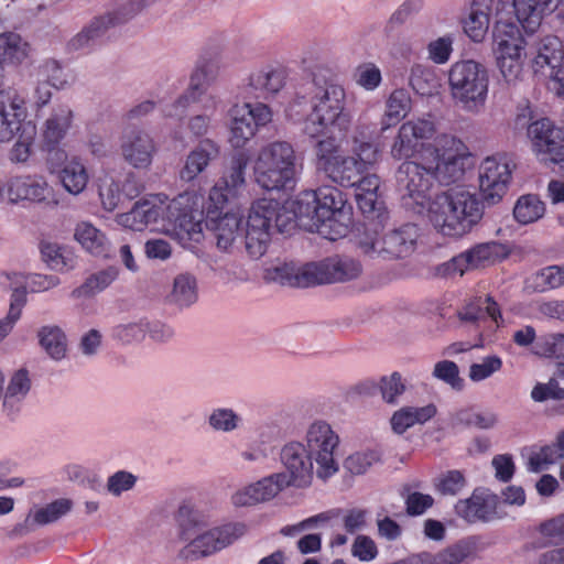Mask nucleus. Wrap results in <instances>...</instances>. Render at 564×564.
I'll list each match as a JSON object with an SVG mask.
<instances>
[{
    "instance_id": "nucleus-1",
    "label": "nucleus",
    "mask_w": 564,
    "mask_h": 564,
    "mask_svg": "<svg viewBox=\"0 0 564 564\" xmlns=\"http://www.w3.org/2000/svg\"><path fill=\"white\" fill-rule=\"evenodd\" d=\"M204 198L185 192L170 202L154 196L134 203L131 210L117 215V223L134 231L148 227L175 235L180 239L198 242L202 237V215Z\"/></svg>"
},
{
    "instance_id": "nucleus-2",
    "label": "nucleus",
    "mask_w": 564,
    "mask_h": 564,
    "mask_svg": "<svg viewBox=\"0 0 564 564\" xmlns=\"http://www.w3.org/2000/svg\"><path fill=\"white\" fill-rule=\"evenodd\" d=\"M426 215L437 232L458 238L480 221L484 203L475 192L457 186L437 194L430 200Z\"/></svg>"
},
{
    "instance_id": "nucleus-3",
    "label": "nucleus",
    "mask_w": 564,
    "mask_h": 564,
    "mask_svg": "<svg viewBox=\"0 0 564 564\" xmlns=\"http://www.w3.org/2000/svg\"><path fill=\"white\" fill-rule=\"evenodd\" d=\"M312 83V110L304 121V133L318 138L336 131L347 132L352 123V113L346 107L345 88L317 75H314Z\"/></svg>"
},
{
    "instance_id": "nucleus-4",
    "label": "nucleus",
    "mask_w": 564,
    "mask_h": 564,
    "mask_svg": "<svg viewBox=\"0 0 564 564\" xmlns=\"http://www.w3.org/2000/svg\"><path fill=\"white\" fill-rule=\"evenodd\" d=\"M299 218L293 212L292 202L281 207L274 199H259L249 210L245 226V248L252 259L261 258L271 241L273 229L289 232Z\"/></svg>"
},
{
    "instance_id": "nucleus-5",
    "label": "nucleus",
    "mask_w": 564,
    "mask_h": 564,
    "mask_svg": "<svg viewBox=\"0 0 564 564\" xmlns=\"http://www.w3.org/2000/svg\"><path fill=\"white\" fill-rule=\"evenodd\" d=\"M297 158L288 141H272L262 145L253 162L256 183L265 191L291 188L297 175Z\"/></svg>"
},
{
    "instance_id": "nucleus-6",
    "label": "nucleus",
    "mask_w": 564,
    "mask_h": 564,
    "mask_svg": "<svg viewBox=\"0 0 564 564\" xmlns=\"http://www.w3.org/2000/svg\"><path fill=\"white\" fill-rule=\"evenodd\" d=\"M451 96L460 109L480 113L486 106L489 76L486 67L473 59L455 62L448 72Z\"/></svg>"
},
{
    "instance_id": "nucleus-7",
    "label": "nucleus",
    "mask_w": 564,
    "mask_h": 564,
    "mask_svg": "<svg viewBox=\"0 0 564 564\" xmlns=\"http://www.w3.org/2000/svg\"><path fill=\"white\" fill-rule=\"evenodd\" d=\"M346 199L335 186H321L317 189L301 192L293 200V212L299 226L308 231H319L321 227L341 213Z\"/></svg>"
},
{
    "instance_id": "nucleus-8",
    "label": "nucleus",
    "mask_w": 564,
    "mask_h": 564,
    "mask_svg": "<svg viewBox=\"0 0 564 564\" xmlns=\"http://www.w3.org/2000/svg\"><path fill=\"white\" fill-rule=\"evenodd\" d=\"M433 174L443 185L459 181L465 173L467 160L464 143L454 135L442 134L435 139L434 148H427L421 155Z\"/></svg>"
},
{
    "instance_id": "nucleus-9",
    "label": "nucleus",
    "mask_w": 564,
    "mask_h": 564,
    "mask_svg": "<svg viewBox=\"0 0 564 564\" xmlns=\"http://www.w3.org/2000/svg\"><path fill=\"white\" fill-rule=\"evenodd\" d=\"M315 462V475L327 480L339 470L338 451L340 438L332 425L324 420L311 422L302 442Z\"/></svg>"
},
{
    "instance_id": "nucleus-10",
    "label": "nucleus",
    "mask_w": 564,
    "mask_h": 564,
    "mask_svg": "<svg viewBox=\"0 0 564 564\" xmlns=\"http://www.w3.org/2000/svg\"><path fill=\"white\" fill-rule=\"evenodd\" d=\"M417 236L416 227L406 224L384 232L380 238L376 232L366 231L358 240V247L370 258L400 259L412 253Z\"/></svg>"
},
{
    "instance_id": "nucleus-11",
    "label": "nucleus",
    "mask_w": 564,
    "mask_h": 564,
    "mask_svg": "<svg viewBox=\"0 0 564 564\" xmlns=\"http://www.w3.org/2000/svg\"><path fill=\"white\" fill-rule=\"evenodd\" d=\"M248 532L243 522H227L214 527L191 540L177 553V557L185 562L197 561L210 556L241 539Z\"/></svg>"
},
{
    "instance_id": "nucleus-12",
    "label": "nucleus",
    "mask_w": 564,
    "mask_h": 564,
    "mask_svg": "<svg viewBox=\"0 0 564 564\" xmlns=\"http://www.w3.org/2000/svg\"><path fill=\"white\" fill-rule=\"evenodd\" d=\"M397 188L404 206L421 214L433 185V174L425 162L404 161L395 173Z\"/></svg>"
},
{
    "instance_id": "nucleus-13",
    "label": "nucleus",
    "mask_w": 564,
    "mask_h": 564,
    "mask_svg": "<svg viewBox=\"0 0 564 564\" xmlns=\"http://www.w3.org/2000/svg\"><path fill=\"white\" fill-rule=\"evenodd\" d=\"M229 116V142L240 149L247 144L257 133L258 128L268 124L272 120V111L264 102H243L234 105Z\"/></svg>"
},
{
    "instance_id": "nucleus-14",
    "label": "nucleus",
    "mask_w": 564,
    "mask_h": 564,
    "mask_svg": "<svg viewBox=\"0 0 564 564\" xmlns=\"http://www.w3.org/2000/svg\"><path fill=\"white\" fill-rule=\"evenodd\" d=\"M528 135L538 159L558 165L564 174V131L551 120L543 118L528 127Z\"/></svg>"
},
{
    "instance_id": "nucleus-15",
    "label": "nucleus",
    "mask_w": 564,
    "mask_h": 564,
    "mask_svg": "<svg viewBox=\"0 0 564 564\" xmlns=\"http://www.w3.org/2000/svg\"><path fill=\"white\" fill-rule=\"evenodd\" d=\"M435 124L430 119L416 118L401 124L398 134L391 145V156L395 160L410 159L425 152L434 144L425 145V141L435 134Z\"/></svg>"
},
{
    "instance_id": "nucleus-16",
    "label": "nucleus",
    "mask_w": 564,
    "mask_h": 564,
    "mask_svg": "<svg viewBox=\"0 0 564 564\" xmlns=\"http://www.w3.org/2000/svg\"><path fill=\"white\" fill-rule=\"evenodd\" d=\"M119 149L123 161L135 170H149L158 153V144L150 132L134 126L122 130Z\"/></svg>"
},
{
    "instance_id": "nucleus-17",
    "label": "nucleus",
    "mask_w": 564,
    "mask_h": 564,
    "mask_svg": "<svg viewBox=\"0 0 564 564\" xmlns=\"http://www.w3.org/2000/svg\"><path fill=\"white\" fill-rule=\"evenodd\" d=\"M511 180V165L505 154L486 158L479 166V189L488 205L499 203Z\"/></svg>"
},
{
    "instance_id": "nucleus-18",
    "label": "nucleus",
    "mask_w": 564,
    "mask_h": 564,
    "mask_svg": "<svg viewBox=\"0 0 564 564\" xmlns=\"http://www.w3.org/2000/svg\"><path fill=\"white\" fill-rule=\"evenodd\" d=\"M501 256V246L497 242L479 243L437 267L443 278L463 276L464 273L492 264Z\"/></svg>"
},
{
    "instance_id": "nucleus-19",
    "label": "nucleus",
    "mask_w": 564,
    "mask_h": 564,
    "mask_svg": "<svg viewBox=\"0 0 564 564\" xmlns=\"http://www.w3.org/2000/svg\"><path fill=\"white\" fill-rule=\"evenodd\" d=\"M288 70L282 66L265 65L252 70L241 87L245 99L269 101L275 98L285 87Z\"/></svg>"
},
{
    "instance_id": "nucleus-20",
    "label": "nucleus",
    "mask_w": 564,
    "mask_h": 564,
    "mask_svg": "<svg viewBox=\"0 0 564 564\" xmlns=\"http://www.w3.org/2000/svg\"><path fill=\"white\" fill-rule=\"evenodd\" d=\"M52 194V188L43 176L15 175L0 184V198L17 204L21 200L43 202Z\"/></svg>"
},
{
    "instance_id": "nucleus-21",
    "label": "nucleus",
    "mask_w": 564,
    "mask_h": 564,
    "mask_svg": "<svg viewBox=\"0 0 564 564\" xmlns=\"http://www.w3.org/2000/svg\"><path fill=\"white\" fill-rule=\"evenodd\" d=\"M281 463L285 467L290 486L306 488L311 486L315 474V462L302 442L286 443L280 453Z\"/></svg>"
},
{
    "instance_id": "nucleus-22",
    "label": "nucleus",
    "mask_w": 564,
    "mask_h": 564,
    "mask_svg": "<svg viewBox=\"0 0 564 564\" xmlns=\"http://www.w3.org/2000/svg\"><path fill=\"white\" fill-rule=\"evenodd\" d=\"M508 6V0H473L463 20L465 34L476 43L485 40L492 15L499 17Z\"/></svg>"
},
{
    "instance_id": "nucleus-23",
    "label": "nucleus",
    "mask_w": 564,
    "mask_h": 564,
    "mask_svg": "<svg viewBox=\"0 0 564 564\" xmlns=\"http://www.w3.org/2000/svg\"><path fill=\"white\" fill-rule=\"evenodd\" d=\"M26 118L25 98L14 89L0 91V142H9Z\"/></svg>"
},
{
    "instance_id": "nucleus-24",
    "label": "nucleus",
    "mask_w": 564,
    "mask_h": 564,
    "mask_svg": "<svg viewBox=\"0 0 564 564\" xmlns=\"http://www.w3.org/2000/svg\"><path fill=\"white\" fill-rule=\"evenodd\" d=\"M213 231L218 249L229 250L241 235L242 217L237 213H226L216 215L215 210H207L204 219L202 215V225Z\"/></svg>"
},
{
    "instance_id": "nucleus-25",
    "label": "nucleus",
    "mask_w": 564,
    "mask_h": 564,
    "mask_svg": "<svg viewBox=\"0 0 564 564\" xmlns=\"http://www.w3.org/2000/svg\"><path fill=\"white\" fill-rule=\"evenodd\" d=\"M564 45L557 36L547 35L540 40L536 53L532 61V69L535 74L553 79L564 67Z\"/></svg>"
},
{
    "instance_id": "nucleus-26",
    "label": "nucleus",
    "mask_w": 564,
    "mask_h": 564,
    "mask_svg": "<svg viewBox=\"0 0 564 564\" xmlns=\"http://www.w3.org/2000/svg\"><path fill=\"white\" fill-rule=\"evenodd\" d=\"M498 498L496 495L474 491V494L455 505L456 513L468 522L490 521L495 519Z\"/></svg>"
},
{
    "instance_id": "nucleus-27",
    "label": "nucleus",
    "mask_w": 564,
    "mask_h": 564,
    "mask_svg": "<svg viewBox=\"0 0 564 564\" xmlns=\"http://www.w3.org/2000/svg\"><path fill=\"white\" fill-rule=\"evenodd\" d=\"M73 110L66 104L52 108L42 129V137L48 150H54L66 137L73 123Z\"/></svg>"
},
{
    "instance_id": "nucleus-28",
    "label": "nucleus",
    "mask_w": 564,
    "mask_h": 564,
    "mask_svg": "<svg viewBox=\"0 0 564 564\" xmlns=\"http://www.w3.org/2000/svg\"><path fill=\"white\" fill-rule=\"evenodd\" d=\"M219 156V147L210 139L200 141L186 156L180 171L182 181L192 182Z\"/></svg>"
},
{
    "instance_id": "nucleus-29",
    "label": "nucleus",
    "mask_w": 564,
    "mask_h": 564,
    "mask_svg": "<svg viewBox=\"0 0 564 564\" xmlns=\"http://www.w3.org/2000/svg\"><path fill=\"white\" fill-rule=\"evenodd\" d=\"M514 14L527 33H534L545 14L558 7L555 0H512Z\"/></svg>"
},
{
    "instance_id": "nucleus-30",
    "label": "nucleus",
    "mask_w": 564,
    "mask_h": 564,
    "mask_svg": "<svg viewBox=\"0 0 564 564\" xmlns=\"http://www.w3.org/2000/svg\"><path fill=\"white\" fill-rule=\"evenodd\" d=\"M486 315L491 318L496 326H499L500 321H502L500 307L490 295L471 300L458 312L460 323L471 325L475 329H479L480 324L486 322Z\"/></svg>"
},
{
    "instance_id": "nucleus-31",
    "label": "nucleus",
    "mask_w": 564,
    "mask_h": 564,
    "mask_svg": "<svg viewBox=\"0 0 564 564\" xmlns=\"http://www.w3.org/2000/svg\"><path fill=\"white\" fill-rule=\"evenodd\" d=\"M31 389L29 373L24 369L15 371L2 388V410L7 416L14 419L21 410L22 403Z\"/></svg>"
},
{
    "instance_id": "nucleus-32",
    "label": "nucleus",
    "mask_w": 564,
    "mask_h": 564,
    "mask_svg": "<svg viewBox=\"0 0 564 564\" xmlns=\"http://www.w3.org/2000/svg\"><path fill=\"white\" fill-rule=\"evenodd\" d=\"M213 83L200 70L195 68L191 75L188 88L174 102L164 107V115L171 118L182 117L186 108L203 97Z\"/></svg>"
},
{
    "instance_id": "nucleus-33",
    "label": "nucleus",
    "mask_w": 564,
    "mask_h": 564,
    "mask_svg": "<svg viewBox=\"0 0 564 564\" xmlns=\"http://www.w3.org/2000/svg\"><path fill=\"white\" fill-rule=\"evenodd\" d=\"M176 518L180 528L178 538L186 544L195 539L196 530L207 527L212 521L206 510L191 501H183L180 505Z\"/></svg>"
},
{
    "instance_id": "nucleus-34",
    "label": "nucleus",
    "mask_w": 564,
    "mask_h": 564,
    "mask_svg": "<svg viewBox=\"0 0 564 564\" xmlns=\"http://www.w3.org/2000/svg\"><path fill=\"white\" fill-rule=\"evenodd\" d=\"M436 414V406L427 404L424 406H403L391 416L390 423L394 433L403 434L415 424H424Z\"/></svg>"
},
{
    "instance_id": "nucleus-35",
    "label": "nucleus",
    "mask_w": 564,
    "mask_h": 564,
    "mask_svg": "<svg viewBox=\"0 0 564 564\" xmlns=\"http://www.w3.org/2000/svg\"><path fill=\"white\" fill-rule=\"evenodd\" d=\"M365 172L355 156L340 154L324 173L334 183L343 187H351Z\"/></svg>"
},
{
    "instance_id": "nucleus-36",
    "label": "nucleus",
    "mask_w": 564,
    "mask_h": 564,
    "mask_svg": "<svg viewBox=\"0 0 564 564\" xmlns=\"http://www.w3.org/2000/svg\"><path fill=\"white\" fill-rule=\"evenodd\" d=\"M74 239L84 250L94 256H102L108 251L109 241L106 235L89 221L76 224Z\"/></svg>"
},
{
    "instance_id": "nucleus-37",
    "label": "nucleus",
    "mask_w": 564,
    "mask_h": 564,
    "mask_svg": "<svg viewBox=\"0 0 564 564\" xmlns=\"http://www.w3.org/2000/svg\"><path fill=\"white\" fill-rule=\"evenodd\" d=\"M359 208L362 213H372L379 204L380 178L377 174L365 172L358 177L357 183L352 186Z\"/></svg>"
},
{
    "instance_id": "nucleus-38",
    "label": "nucleus",
    "mask_w": 564,
    "mask_h": 564,
    "mask_svg": "<svg viewBox=\"0 0 564 564\" xmlns=\"http://www.w3.org/2000/svg\"><path fill=\"white\" fill-rule=\"evenodd\" d=\"M37 339L42 349L54 360L66 356L67 339L65 333L56 325H45L37 330Z\"/></svg>"
},
{
    "instance_id": "nucleus-39",
    "label": "nucleus",
    "mask_w": 564,
    "mask_h": 564,
    "mask_svg": "<svg viewBox=\"0 0 564 564\" xmlns=\"http://www.w3.org/2000/svg\"><path fill=\"white\" fill-rule=\"evenodd\" d=\"M119 275V269L108 267L91 273L85 282L72 291V297H89L106 290Z\"/></svg>"
},
{
    "instance_id": "nucleus-40",
    "label": "nucleus",
    "mask_w": 564,
    "mask_h": 564,
    "mask_svg": "<svg viewBox=\"0 0 564 564\" xmlns=\"http://www.w3.org/2000/svg\"><path fill=\"white\" fill-rule=\"evenodd\" d=\"M326 268L329 283L350 281L362 272L360 262L347 256L326 259Z\"/></svg>"
},
{
    "instance_id": "nucleus-41",
    "label": "nucleus",
    "mask_w": 564,
    "mask_h": 564,
    "mask_svg": "<svg viewBox=\"0 0 564 564\" xmlns=\"http://www.w3.org/2000/svg\"><path fill=\"white\" fill-rule=\"evenodd\" d=\"M30 52V45L19 34L7 32L0 34V64L9 62L22 63Z\"/></svg>"
},
{
    "instance_id": "nucleus-42",
    "label": "nucleus",
    "mask_w": 564,
    "mask_h": 564,
    "mask_svg": "<svg viewBox=\"0 0 564 564\" xmlns=\"http://www.w3.org/2000/svg\"><path fill=\"white\" fill-rule=\"evenodd\" d=\"M197 300V281L191 273H180L175 276L170 293V301L180 307H187Z\"/></svg>"
},
{
    "instance_id": "nucleus-43",
    "label": "nucleus",
    "mask_w": 564,
    "mask_h": 564,
    "mask_svg": "<svg viewBox=\"0 0 564 564\" xmlns=\"http://www.w3.org/2000/svg\"><path fill=\"white\" fill-rule=\"evenodd\" d=\"M43 261L55 271H68L76 267V257L68 249L54 243L44 242L41 246Z\"/></svg>"
},
{
    "instance_id": "nucleus-44",
    "label": "nucleus",
    "mask_w": 564,
    "mask_h": 564,
    "mask_svg": "<svg viewBox=\"0 0 564 564\" xmlns=\"http://www.w3.org/2000/svg\"><path fill=\"white\" fill-rule=\"evenodd\" d=\"M209 429L216 433L229 434L242 424V417L232 408L217 406L206 416Z\"/></svg>"
},
{
    "instance_id": "nucleus-45",
    "label": "nucleus",
    "mask_w": 564,
    "mask_h": 564,
    "mask_svg": "<svg viewBox=\"0 0 564 564\" xmlns=\"http://www.w3.org/2000/svg\"><path fill=\"white\" fill-rule=\"evenodd\" d=\"M59 178L64 188L68 193L77 195L86 188L88 183V173L80 161L73 159L62 169L59 172Z\"/></svg>"
},
{
    "instance_id": "nucleus-46",
    "label": "nucleus",
    "mask_w": 564,
    "mask_h": 564,
    "mask_svg": "<svg viewBox=\"0 0 564 564\" xmlns=\"http://www.w3.org/2000/svg\"><path fill=\"white\" fill-rule=\"evenodd\" d=\"M4 276L9 281V286L12 291L7 315L10 316V319L18 321L21 316L22 308L26 304V276L21 272H8Z\"/></svg>"
},
{
    "instance_id": "nucleus-47",
    "label": "nucleus",
    "mask_w": 564,
    "mask_h": 564,
    "mask_svg": "<svg viewBox=\"0 0 564 564\" xmlns=\"http://www.w3.org/2000/svg\"><path fill=\"white\" fill-rule=\"evenodd\" d=\"M410 85L419 95L431 96L437 91L440 78L432 67L415 64L411 68Z\"/></svg>"
},
{
    "instance_id": "nucleus-48",
    "label": "nucleus",
    "mask_w": 564,
    "mask_h": 564,
    "mask_svg": "<svg viewBox=\"0 0 564 564\" xmlns=\"http://www.w3.org/2000/svg\"><path fill=\"white\" fill-rule=\"evenodd\" d=\"M544 213V203L534 194H527L519 197L513 208L516 220L522 225L539 220Z\"/></svg>"
},
{
    "instance_id": "nucleus-49",
    "label": "nucleus",
    "mask_w": 564,
    "mask_h": 564,
    "mask_svg": "<svg viewBox=\"0 0 564 564\" xmlns=\"http://www.w3.org/2000/svg\"><path fill=\"white\" fill-rule=\"evenodd\" d=\"M248 165V158L243 153L234 155L230 160L228 170L220 178V183L231 195H237L238 192L245 186V173Z\"/></svg>"
},
{
    "instance_id": "nucleus-50",
    "label": "nucleus",
    "mask_w": 564,
    "mask_h": 564,
    "mask_svg": "<svg viewBox=\"0 0 564 564\" xmlns=\"http://www.w3.org/2000/svg\"><path fill=\"white\" fill-rule=\"evenodd\" d=\"M73 508V501L67 498H59L53 502L36 509L28 516L26 520H32L39 525H46L59 520L66 516Z\"/></svg>"
},
{
    "instance_id": "nucleus-51",
    "label": "nucleus",
    "mask_w": 564,
    "mask_h": 564,
    "mask_svg": "<svg viewBox=\"0 0 564 564\" xmlns=\"http://www.w3.org/2000/svg\"><path fill=\"white\" fill-rule=\"evenodd\" d=\"M326 259L319 262H310L297 265V278H295L296 288H308L317 284L329 283L327 276Z\"/></svg>"
},
{
    "instance_id": "nucleus-52",
    "label": "nucleus",
    "mask_w": 564,
    "mask_h": 564,
    "mask_svg": "<svg viewBox=\"0 0 564 564\" xmlns=\"http://www.w3.org/2000/svg\"><path fill=\"white\" fill-rule=\"evenodd\" d=\"M147 336V318L118 324L111 329V337L122 345L141 343Z\"/></svg>"
},
{
    "instance_id": "nucleus-53",
    "label": "nucleus",
    "mask_w": 564,
    "mask_h": 564,
    "mask_svg": "<svg viewBox=\"0 0 564 564\" xmlns=\"http://www.w3.org/2000/svg\"><path fill=\"white\" fill-rule=\"evenodd\" d=\"M506 44L511 47L525 48L527 41L516 23L497 21L494 31V47H502Z\"/></svg>"
},
{
    "instance_id": "nucleus-54",
    "label": "nucleus",
    "mask_w": 564,
    "mask_h": 564,
    "mask_svg": "<svg viewBox=\"0 0 564 564\" xmlns=\"http://www.w3.org/2000/svg\"><path fill=\"white\" fill-rule=\"evenodd\" d=\"M411 110V97L405 89L393 90L387 99L384 118L390 123H397Z\"/></svg>"
},
{
    "instance_id": "nucleus-55",
    "label": "nucleus",
    "mask_w": 564,
    "mask_h": 564,
    "mask_svg": "<svg viewBox=\"0 0 564 564\" xmlns=\"http://www.w3.org/2000/svg\"><path fill=\"white\" fill-rule=\"evenodd\" d=\"M285 473H275L253 482L260 502L274 498L284 488L290 487Z\"/></svg>"
},
{
    "instance_id": "nucleus-56",
    "label": "nucleus",
    "mask_w": 564,
    "mask_h": 564,
    "mask_svg": "<svg viewBox=\"0 0 564 564\" xmlns=\"http://www.w3.org/2000/svg\"><path fill=\"white\" fill-rule=\"evenodd\" d=\"M406 386L402 375L398 371L383 376L379 380V392L383 402L395 405L399 398L405 392Z\"/></svg>"
},
{
    "instance_id": "nucleus-57",
    "label": "nucleus",
    "mask_w": 564,
    "mask_h": 564,
    "mask_svg": "<svg viewBox=\"0 0 564 564\" xmlns=\"http://www.w3.org/2000/svg\"><path fill=\"white\" fill-rule=\"evenodd\" d=\"M466 484V478L460 470H447L438 475L433 481L435 490L443 496L460 494Z\"/></svg>"
},
{
    "instance_id": "nucleus-58",
    "label": "nucleus",
    "mask_w": 564,
    "mask_h": 564,
    "mask_svg": "<svg viewBox=\"0 0 564 564\" xmlns=\"http://www.w3.org/2000/svg\"><path fill=\"white\" fill-rule=\"evenodd\" d=\"M437 554L438 564H460L474 557L475 543L471 540H460Z\"/></svg>"
},
{
    "instance_id": "nucleus-59",
    "label": "nucleus",
    "mask_w": 564,
    "mask_h": 564,
    "mask_svg": "<svg viewBox=\"0 0 564 564\" xmlns=\"http://www.w3.org/2000/svg\"><path fill=\"white\" fill-rule=\"evenodd\" d=\"M562 451L556 443L545 445L533 452L529 457V467L532 471H541L550 465L564 458Z\"/></svg>"
},
{
    "instance_id": "nucleus-60",
    "label": "nucleus",
    "mask_w": 564,
    "mask_h": 564,
    "mask_svg": "<svg viewBox=\"0 0 564 564\" xmlns=\"http://www.w3.org/2000/svg\"><path fill=\"white\" fill-rule=\"evenodd\" d=\"M562 285H564V264L546 267L534 275V288L540 292Z\"/></svg>"
},
{
    "instance_id": "nucleus-61",
    "label": "nucleus",
    "mask_w": 564,
    "mask_h": 564,
    "mask_svg": "<svg viewBox=\"0 0 564 564\" xmlns=\"http://www.w3.org/2000/svg\"><path fill=\"white\" fill-rule=\"evenodd\" d=\"M501 368L502 360L500 357L496 355L486 356L480 362L470 365L468 377L471 381L479 382L500 371Z\"/></svg>"
},
{
    "instance_id": "nucleus-62",
    "label": "nucleus",
    "mask_w": 564,
    "mask_h": 564,
    "mask_svg": "<svg viewBox=\"0 0 564 564\" xmlns=\"http://www.w3.org/2000/svg\"><path fill=\"white\" fill-rule=\"evenodd\" d=\"M297 265L294 263H278L265 268L264 279L281 285L295 286Z\"/></svg>"
},
{
    "instance_id": "nucleus-63",
    "label": "nucleus",
    "mask_w": 564,
    "mask_h": 564,
    "mask_svg": "<svg viewBox=\"0 0 564 564\" xmlns=\"http://www.w3.org/2000/svg\"><path fill=\"white\" fill-rule=\"evenodd\" d=\"M379 459L380 455L376 451L357 452L345 459L344 467L352 475H361Z\"/></svg>"
},
{
    "instance_id": "nucleus-64",
    "label": "nucleus",
    "mask_w": 564,
    "mask_h": 564,
    "mask_svg": "<svg viewBox=\"0 0 564 564\" xmlns=\"http://www.w3.org/2000/svg\"><path fill=\"white\" fill-rule=\"evenodd\" d=\"M37 77L47 82L56 89H63L68 85L62 66L55 59L44 61L37 68Z\"/></svg>"
}]
</instances>
